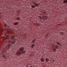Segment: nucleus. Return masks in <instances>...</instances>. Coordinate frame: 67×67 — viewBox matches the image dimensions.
<instances>
[{"label":"nucleus","mask_w":67,"mask_h":67,"mask_svg":"<svg viewBox=\"0 0 67 67\" xmlns=\"http://www.w3.org/2000/svg\"><path fill=\"white\" fill-rule=\"evenodd\" d=\"M11 38L12 40H14L12 41V43L14 44V43H15V40H14V36H11Z\"/></svg>","instance_id":"f257e3e1"},{"label":"nucleus","mask_w":67,"mask_h":67,"mask_svg":"<svg viewBox=\"0 0 67 67\" xmlns=\"http://www.w3.org/2000/svg\"><path fill=\"white\" fill-rule=\"evenodd\" d=\"M42 17L43 20H46L48 19V17L46 16H42Z\"/></svg>","instance_id":"f03ea898"},{"label":"nucleus","mask_w":67,"mask_h":67,"mask_svg":"<svg viewBox=\"0 0 67 67\" xmlns=\"http://www.w3.org/2000/svg\"><path fill=\"white\" fill-rule=\"evenodd\" d=\"M17 55H21L22 53H21V52L19 51H18V52L16 53Z\"/></svg>","instance_id":"7ed1b4c3"},{"label":"nucleus","mask_w":67,"mask_h":67,"mask_svg":"<svg viewBox=\"0 0 67 67\" xmlns=\"http://www.w3.org/2000/svg\"><path fill=\"white\" fill-rule=\"evenodd\" d=\"M55 48L56 49H59L60 48V47L59 46H58V45H57V47H55Z\"/></svg>","instance_id":"20e7f679"},{"label":"nucleus","mask_w":67,"mask_h":67,"mask_svg":"<svg viewBox=\"0 0 67 67\" xmlns=\"http://www.w3.org/2000/svg\"><path fill=\"white\" fill-rule=\"evenodd\" d=\"M36 41V39H34V40L32 41L31 42L32 43H35V42Z\"/></svg>","instance_id":"39448f33"},{"label":"nucleus","mask_w":67,"mask_h":67,"mask_svg":"<svg viewBox=\"0 0 67 67\" xmlns=\"http://www.w3.org/2000/svg\"><path fill=\"white\" fill-rule=\"evenodd\" d=\"M24 49V48L23 47H22L20 48L19 50L20 51H23V50Z\"/></svg>","instance_id":"423d86ee"},{"label":"nucleus","mask_w":67,"mask_h":67,"mask_svg":"<svg viewBox=\"0 0 67 67\" xmlns=\"http://www.w3.org/2000/svg\"><path fill=\"white\" fill-rule=\"evenodd\" d=\"M10 46H11V45H10V44H8V45H7L6 46V47L7 48H9L10 47Z\"/></svg>","instance_id":"0eeeda50"},{"label":"nucleus","mask_w":67,"mask_h":67,"mask_svg":"<svg viewBox=\"0 0 67 67\" xmlns=\"http://www.w3.org/2000/svg\"><path fill=\"white\" fill-rule=\"evenodd\" d=\"M41 62H44V58H41Z\"/></svg>","instance_id":"6e6552de"},{"label":"nucleus","mask_w":67,"mask_h":67,"mask_svg":"<svg viewBox=\"0 0 67 67\" xmlns=\"http://www.w3.org/2000/svg\"><path fill=\"white\" fill-rule=\"evenodd\" d=\"M56 43L58 45H60V43L59 42H56Z\"/></svg>","instance_id":"1a4fd4ad"},{"label":"nucleus","mask_w":67,"mask_h":67,"mask_svg":"<svg viewBox=\"0 0 67 67\" xmlns=\"http://www.w3.org/2000/svg\"><path fill=\"white\" fill-rule=\"evenodd\" d=\"M56 48H55V47H54V49H53V51L54 52H56Z\"/></svg>","instance_id":"9d476101"},{"label":"nucleus","mask_w":67,"mask_h":67,"mask_svg":"<svg viewBox=\"0 0 67 67\" xmlns=\"http://www.w3.org/2000/svg\"><path fill=\"white\" fill-rule=\"evenodd\" d=\"M18 24H19V23L18 22H16L14 23V25H17Z\"/></svg>","instance_id":"9b49d317"},{"label":"nucleus","mask_w":67,"mask_h":67,"mask_svg":"<svg viewBox=\"0 0 67 67\" xmlns=\"http://www.w3.org/2000/svg\"><path fill=\"white\" fill-rule=\"evenodd\" d=\"M2 57H3V58H7V57L5 55H3L2 56Z\"/></svg>","instance_id":"f8f14e48"},{"label":"nucleus","mask_w":67,"mask_h":67,"mask_svg":"<svg viewBox=\"0 0 67 67\" xmlns=\"http://www.w3.org/2000/svg\"><path fill=\"white\" fill-rule=\"evenodd\" d=\"M9 37V35H7L6 36V38L7 39H8V38Z\"/></svg>","instance_id":"ddd939ff"},{"label":"nucleus","mask_w":67,"mask_h":67,"mask_svg":"<svg viewBox=\"0 0 67 67\" xmlns=\"http://www.w3.org/2000/svg\"><path fill=\"white\" fill-rule=\"evenodd\" d=\"M46 62H48V60H49V59H48V58H46Z\"/></svg>","instance_id":"4468645a"},{"label":"nucleus","mask_w":67,"mask_h":67,"mask_svg":"<svg viewBox=\"0 0 67 67\" xmlns=\"http://www.w3.org/2000/svg\"><path fill=\"white\" fill-rule=\"evenodd\" d=\"M67 3V1H65L63 2V3Z\"/></svg>","instance_id":"2eb2a0df"},{"label":"nucleus","mask_w":67,"mask_h":67,"mask_svg":"<svg viewBox=\"0 0 67 67\" xmlns=\"http://www.w3.org/2000/svg\"><path fill=\"white\" fill-rule=\"evenodd\" d=\"M20 17H19L16 18V19L17 20H20Z\"/></svg>","instance_id":"dca6fc26"},{"label":"nucleus","mask_w":67,"mask_h":67,"mask_svg":"<svg viewBox=\"0 0 67 67\" xmlns=\"http://www.w3.org/2000/svg\"><path fill=\"white\" fill-rule=\"evenodd\" d=\"M34 44H33V45H32L31 46V47H32V48H33V47H34Z\"/></svg>","instance_id":"f3484780"},{"label":"nucleus","mask_w":67,"mask_h":67,"mask_svg":"<svg viewBox=\"0 0 67 67\" xmlns=\"http://www.w3.org/2000/svg\"><path fill=\"white\" fill-rule=\"evenodd\" d=\"M25 51H23L22 52V54H25Z\"/></svg>","instance_id":"a211bd4d"},{"label":"nucleus","mask_w":67,"mask_h":67,"mask_svg":"<svg viewBox=\"0 0 67 67\" xmlns=\"http://www.w3.org/2000/svg\"><path fill=\"white\" fill-rule=\"evenodd\" d=\"M31 7L32 8H35V6L34 5H32L31 6Z\"/></svg>","instance_id":"6ab92c4d"},{"label":"nucleus","mask_w":67,"mask_h":67,"mask_svg":"<svg viewBox=\"0 0 67 67\" xmlns=\"http://www.w3.org/2000/svg\"><path fill=\"white\" fill-rule=\"evenodd\" d=\"M34 5L36 7H37V6L38 5L37 4V3H36V4H35Z\"/></svg>","instance_id":"aec40b11"},{"label":"nucleus","mask_w":67,"mask_h":67,"mask_svg":"<svg viewBox=\"0 0 67 67\" xmlns=\"http://www.w3.org/2000/svg\"><path fill=\"white\" fill-rule=\"evenodd\" d=\"M4 26L5 27H7V25H6V24H4Z\"/></svg>","instance_id":"412c9836"},{"label":"nucleus","mask_w":67,"mask_h":67,"mask_svg":"<svg viewBox=\"0 0 67 67\" xmlns=\"http://www.w3.org/2000/svg\"><path fill=\"white\" fill-rule=\"evenodd\" d=\"M38 17H40V19H41V16H38Z\"/></svg>","instance_id":"4be33fe9"},{"label":"nucleus","mask_w":67,"mask_h":67,"mask_svg":"<svg viewBox=\"0 0 67 67\" xmlns=\"http://www.w3.org/2000/svg\"><path fill=\"white\" fill-rule=\"evenodd\" d=\"M46 37H47V35H46L45 36Z\"/></svg>","instance_id":"5701e85b"},{"label":"nucleus","mask_w":67,"mask_h":67,"mask_svg":"<svg viewBox=\"0 0 67 67\" xmlns=\"http://www.w3.org/2000/svg\"><path fill=\"white\" fill-rule=\"evenodd\" d=\"M30 66H31V67H34V66L32 65H31Z\"/></svg>","instance_id":"b1692460"},{"label":"nucleus","mask_w":67,"mask_h":67,"mask_svg":"<svg viewBox=\"0 0 67 67\" xmlns=\"http://www.w3.org/2000/svg\"><path fill=\"white\" fill-rule=\"evenodd\" d=\"M36 3H34V4H36Z\"/></svg>","instance_id":"393cba45"},{"label":"nucleus","mask_w":67,"mask_h":67,"mask_svg":"<svg viewBox=\"0 0 67 67\" xmlns=\"http://www.w3.org/2000/svg\"><path fill=\"white\" fill-rule=\"evenodd\" d=\"M36 3H34V4H36Z\"/></svg>","instance_id":"a878e982"},{"label":"nucleus","mask_w":67,"mask_h":67,"mask_svg":"<svg viewBox=\"0 0 67 67\" xmlns=\"http://www.w3.org/2000/svg\"><path fill=\"white\" fill-rule=\"evenodd\" d=\"M5 30H6V29H5Z\"/></svg>","instance_id":"bb28decb"},{"label":"nucleus","mask_w":67,"mask_h":67,"mask_svg":"<svg viewBox=\"0 0 67 67\" xmlns=\"http://www.w3.org/2000/svg\"><path fill=\"white\" fill-rule=\"evenodd\" d=\"M8 26V27H9V26Z\"/></svg>","instance_id":"cd10ccee"},{"label":"nucleus","mask_w":67,"mask_h":67,"mask_svg":"<svg viewBox=\"0 0 67 67\" xmlns=\"http://www.w3.org/2000/svg\"><path fill=\"white\" fill-rule=\"evenodd\" d=\"M1 14V13H0V14Z\"/></svg>","instance_id":"c85d7f7f"},{"label":"nucleus","mask_w":67,"mask_h":67,"mask_svg":"<svg viewBox=\"0 0 67 67\" xmlns=\"http://www.w3.org/2000/svg\"><path fill=\"white\" fill-rule=\"evenodd\" d=\"M43 14H44V13H43Z\"/></svg>","instance_id":"c756f323"},{"label":"nucleus","mask_w":67,"mask_h":67,"mask_svg":"<svg viewBox=\"0 0 67 67\" xmlns=\"http://www.w3.org/2000/svg\"><path fill=\"white\" fill-rule=\"evenodd\" d=\"M1 17V16L0 15V17Z\"/></svg>","instance_id":"7c9ffc66"},{"label":"nucleus","mask_w":67,"mask_h":67,"mask_svg":"<svg viewBox=\"0 0 67 67\" xmlns=\"http://www.w3.org/2000/svg\"><path fill=\"white\" fill-rule=\"evenodd\" d=\"M30 67H31V66H30Z\"/></svg>","instance_id":"2f4dec72"},{"label":"nucleus","mask_w":67,"mask_h":67,"mask_svg":"<svg viewBox=\"0 0 67 67\" xmlns=\"http://www.w3.org/2000/svg\"><path fill=\"white\" fill-rule=\"evenodd\" d=\"M5 52H6V51H5Z\"/></svg>","instance_id":"473e14b6"}]
</instances>
